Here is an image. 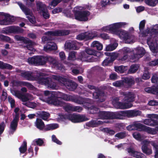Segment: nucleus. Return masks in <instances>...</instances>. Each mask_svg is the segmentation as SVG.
Masks as SVG:
<instances>
[{"instance_id": "38", "label": "nucleus", "mask_w": 158, "mask_h": 158, "mask_svg": "<svg viewBox=\"0 0 158 158\" xmlns=\"http://www.w3.org/2000/svg\"><path fill=\"white\" fill-rule=\"evenodd\" d=\"M13 68V66L10 64L5 63L2 61H0V69H7L11 70Z\"/></svg>"}, {"instance_id": "8", "label": "nucleus", "mask_w": 158, "mask_h": 158, "mask_svg": "<svg viewBox=\"0 0 158 158\" xmlns=\"http://www.w3.org/2000/svg\"><path fill=\"white\" fill-rule=\"evenodd\" d=\"M151 141L147 140H145L142 142L141 149L142 152L147 155H149L152 154V148L149 146L151 144Z\"/></svg>"}, {"instance_id": "54", "label": "nucleus", "mask_w": 158, "mask_h": 158, "mask_svg": "<svg viewBox=\"0 0 158 158\" xmlns=\"http://www.w3.org/2000/svg\"><path fill=\"white\" fill-rule=\"evenodd\" d=\"M78 123L82 122L87 121L89 120L85 115L78 114Z\"/></svg>"}, {"instance_id": "20", "label": "nucleus", "mask_w": 158, "mask_h": 158, "mask_svg": "<svg viewBox=\"0 0 158 158\" xmlns=\"http://www.w3.org/2000/svg\"><path fill=\"white\" fill-rule=\"evenodd\" d=\"M124 96L123 100L127 102H133L135 100V95L133 93L129 92H125L123 93Z\"/></svg>"}, {"instance_id": "32", "label": "nucleus", "mask_w": 158, "mask_h": 158, "mask_svg": "<svg viewBox=\"0 0 158 158\" xmlns=\"http://www.w3.org/2000/svg\"><path fill=\"white\" fill-rule=\"evenodd\" d=\"M44 48L50 50H54L57 49V47L55 43L51 41L46 44V46L44 47Z\"/></svg>"}, {"instance_id": "46", "label": "nucleus", "mask_w": 158, "mask_h": 158, "mask_svg": "<svg viewBox=\"0 0 158 158\" xmlns=\"http://www.w3.org/2000/svg\"><path fill=\"white\" fill-rule=\"evenodd\" d=\"M85 52L87 54H88L89 55L91 56H92V55L94 56H96V54L97 53V51L95 50L92 48H86L85 49Z\"/></svg>"}, {"instance_id": "64", "label": "nucleus", "mask_w": 158, "mask_h": 158, "mask_svg": "<svg viewBox=\"0 0 158 158\" xmlns=\"http://www.w3.org/2000/svg\"><path fill=\"white\" fill-rule=\"evenodd\" d=\"M11 92L13 95L18 98L22 95V94L19 91L12 89L11 90Z\"/></svg>"}, {"instance_id": "52", "label": "nucleus", "mask_w": 158, "mask_h": 158, "mask_svg": "<svg viewBox=\"0 0 158 158\" xmlns=\"http://www.w3.org/2000/svg\"><path fill=\"white\" fill-rule=\"evenodd\" d=\"M42 41L43 43L47 44L51 41H52V38L49 36H43L42 38Z\"/></svg>"}, {"instance_id": "34", "label": "nucleus", "mask_w": 158, "mask_h": 158, "mask_svg": "<svg viewBox=\"0 0 158 158\" xmlns=\"http://www.w3.org/2000/svg\"><path fill=\"white\" fill-rule=\"evenodd\" d=\"M36 6L37 10L39 11L41 14V12L47 9L46 5L41 2H37L36 4Z\"/></svg>"}, {"instance_id": "25", "label": "nucleus", "mask_w": 158, "mask_h": 158, "mask_svg": "<svg viewBox=\"0 0 158 158\" xmlns=\"http://www.w3.org/2000/svg\"><path fill=\"white\" fill-rule=\"evenodd\" d=\"M125 117L124 110L112 112V119H123Z\"/></svg>"}, {"instance_id": "62", "label": "nucleus", "mask_w": 158, "mask_h": 158, "mask_svg": "<svg viewBox=\"0 0 158 158\" xmlns=\"http://www.w3.org/2000/svg\"><path fill=\"white\" fill-rule=\"evenodd\" d=\"M8 101L10 103V106L11 108H13L15 107V101L11 97L9 96Z\"/></svg>"}, {"instance_id": "18", "label": "nucleus", "mask_w": 158, "mask_h": 158, "mask_svg": "<svg viewBox=\"0 0 158 158\" xmlns=\"http://www.w3.org/2000/svg\"><path fill=\"white\" fill-rule=\"evenodd\" d=\"M127 152L131 156L136 158H146L144 155L140 152L135 151L131 148L129 147L127 149Z\"/></svg>"}, {"instance_id": "5", "label": "nucleus", "mask_w": 158, "mask_h": 158, "mask_svg": "<svg viewBox=\"0 0 158 158\" xmlns=\"http://www.w3.org/2000/svg\"><path fill=\"white\" fill-rule=\"evenodd\" d=\"M15 39L17 41H20L22 43L25 44L26 47L28 49L31 51H32L33 49V45L34 42L29 40L27 38H25L19 35H15L14 37Z\"/></svg>"}, {"instance_id": "37", "label": "nucleus", "mask_w": 158, "mask_h": 158, "mask_svg": "<svg viewBox=\"0 0 158 158\" xmlns=\"http://www.w3.org/2000/svg\"><path fill=\"white\" fill-rule=\"evenodd\" d=\"M58 120L59 121L65 122L67 120H69L70 114H64L62 113L59 115Z\"/></svg>"}, {"instance_id": "15", "label": "nucleus", "mask_w": 158, "mask_h": 158, "mask_svg": "<svg viewBox=\"0 0 158 158\" xmlns=\"http://www.w3.org/2000/svg\"><path fill=\"white\" fill-rule=\"evenodd\" d=\"M94 37V35L92 33L85 32L79 34L77 36L76 39L79 40H88L92 39Z\"/></svg>"}, {"instance_id": "44", "label": "nucleus", "mask_w": 158, "mask_h": 158, "mask_svg": "<svg viewBox=\"0 0 158 158\" xmlns=\"http://www.w3.org/2000/svg\"><path fill=\"white\" fill-rule=\"evenodd\" d=\"M44 143V141L41 138H38L35 139L33 141L32 145L34 146L36 145L41 146Z\"/></svg>"}, {"instance_id": "29", "label": "nucleus", "mask_w": 158, "mask_h": 158, "mask_svg": "<svg viewBox=\"0 0 158 158\" xmlns=\"http://www.w3.org/2000/svg\"><path fill=\"white\" fill-rule=\"evenodd\" d=\"M65 46L66 48L70 50H77L78 48L76 42L74 41H71L69 42L66 43Z\"/></svg>"}, {"instance_id": "41", "label": "nucleus", "mask_w": 158, "mask_h": 158, "mask_svg": "<svg viewBox=\"0 0 158 158\" xmlns=\"http://www.w3.org/2000/svg\"><path fill=\"white\" fill-rule=\"evenodd\" d=\"M27 142L26 141H24L19 150L21 154L24 153L27 151Z\"/></svg>"}, {"instance_id": "59", "label": "nucleus", "mask_w": 158, "mask_h": 158, "mask_svg": "<svg viewBox=\"0 0 158 158\" xmlns=\"http://www.w3.org/2000/svg\"><path fill=\"white\" fill-rule=\"evenodd\" d=\"M1 37L2 40L5 41L7 42L12 43L13 41L8 36L2 35H1Z\"/></svg>"}, {"instance_id": "13", "label": "nucleus", "mask_w": 158, "mask_h": 158, "mask_svg": "<svg viewBox=\"0 0 158 158\" xmlns=\"http://www.w3.org/2000/svg\"><path fill=\"white\" fill-rule=\"evenodd\" d=\"M136 52L131 56L133 60L136 61L143 57L145 53V50L143 47H139L136 50Z\"/></svg>"}, {"instance_id": "45", "label": "nucleus", "mask_w": 158, "mask_h": 158, "mask_svg": "<svg viewBox=\"0 0 158 158\" xmlns=\"http://www.w3.org/2000/svg\"><path fill=\"white\" fill-rule=\"evenodd\" d=\"M47 62H48L50 65H52V67L56 64L57 61L53 57L50 56H47Z\"/></svg>"}, {"instance_id": "30", "label": "nucleus", "mask_w": 158, "mask_h": 158, "mask_svg": "<svg viewBox=\"0 0 158 158\" xmlns=\"http://www.w3.org/2000/svg\"><path fill=\"white\" fill-rule=\"evenodd\" d=\"M38 117L44 120H47L50 117L49 113L45 111H39L37 113Z\"/></svg>"}, {"instance_id": "27", "label": "nucleus", "mask_w": 158, "mask_h": 158, "mask_svg": "<svg viewBox=\"0 0 158 158\" xmlns=\"http://www.w3.org/2000/svg\"><path fill=\"white\" fill-rule=\"evenodd\" d=\"M77 85L73 81L69 80L68 81L65 86L70 91L74 90L77 88Z\"/></svg>"}, {"instance_id": "14", "label": "nucleus", "mask_w": 158, "mask_h": 158, "mask_svg": "<svg viewBox=\"0 0 158 158\" xmlns=\"http://www.w3.org/2000/svg\"><path fill=\"white\" fill-rule=\"evenodd\" d=\"M19 121V115L18 114H16L15 115L12 121L11 122L10 126V133L13 134L16 131Z\"/></svg>"}, {"instance_id": "60", "label": "nucleus", "mask_w": 158, "mask_h": 158, "mask_svg": "<svg viewBox=\"0 0 158 158\" xmlns=\"http://www.w3.org/2000/svg\"><path fill=\"white\" fill-rule=\"evenodd\" d=\"M152 83H158V75L156 74H153L151 79Z\"/></svg>"}, {"instance_id": "24", "label": "nucleus", "mask_w": 158, "mask_h": 158, "mask_svg": "<svg viewBox=\"0 0 158 158\" xmlns=\"http://www.w3.org/2000/svg\"><path fill=\"white\" fill-rule=\"evenodd\" d=\"M112 112L102 111L100 112L98 116L102 119H112Z\"/></svg>"}, {"instance_id": "26", "label": "nucleus", "mask_w": 158, "mask_h": 158, "mask_svg": "<svg viewBox=\"0 0 158 158\" xmlns=\"http://www.w3.org/2000/svg\"><path fill=\"white\" fill-rule=\"evenodd\" d=\"M19 6L22 11L26 15H30L31 16L32 13L28 7L26 6L21 2H17Z\"/></svg>"}, {"instance_id": "51", "label": "nucleus", "mask_w": 158, "mask_h": 158, "mask_svg": "<svg viewBox=\"0 0 158 158\" xmlns=\"http://www.w3.org/2000/svg\"><path fill=\"white\" fill-rule=\"evenodd\" d=\"M126 136L127 133L125 131L118 132L115 135V137L119 139H123L125 138Z\"/></svg>"}, {"instance_id": "47", "label": "nucleus", "mask_w": 158, "mask_h": 158, "mask_svg": "<svg viewBox=\"0 0 158 158\" xmlns=\"http://www.w3.org/2000/svg\"><path fill=\"white\" fill-rule=\"evenodd\" d=\"M77 52L75 51H72L70 52L69 54V56L68 57V60H74L77 59L76 58V55Z\"/></svg>"}, {"instance_id": "22", "label": "nucleus", "mask_w": 158, "mask_h": 158, "mask_svg": "<svg viewBox=\"0 0 158 158\" xmlns=\"http://www.w3.org/2000/svg\"><path fill=\"white\" fill-rule=\"evenodd\" d=\"M145 91L148 93L158 96V85H153L150 87H146Z\"/></svg>"}, {"instance_id": "42", "label": "nucleus", "mask_w": 158, "mask_h": 158, "mask_svg": "<svg viewBox=\"0 0 158 158\" xmlns=\"http://www.w3.org/2000/svg\"><path fill=\"white\" fill-rule=\"evenodd\" d=\"M63 106L64 109L66 112H69L73 111L74 106L71 104L67 103L66 104H64Z\"/></svg>"}, {"instance_id": "57", "label": "nucleus", "mask_w": 158, "mask_h": 158, "mask_svg": "<svg viewBox=\"0 0 158 158\" xmlns=\"http://www.w3.org/2000/svg\"><path fill=\"white\" fill-rule=\"evenodd\" d=\"M123 85V80L122 81H118L113 83V85L116 87L122 86Z\"/></svg>"}, {"instance_id": "31", "label": "nucleus", "mask_w": 158, "mask_h": 158, "mask_svg": "<svg viewBox=\"0 0 158 158\" xmlns=\"http://www.w3.org/2000/svg\"><path fill=\"white\" fill-rule=\"evenodd\" d=\"M104 93L103 92L98 89H96L93 94V97L94 99H100L104 96Z\"/></svg>"}, {"instance_id": "49", "label": "nucleus", "mask_w": 158, "mask_h": 158, "mask_svg": "<svg viewBox=\"0 0 158 158\" xmlns=\"http://www.w3.org/2000/svg\"><path fill=\"white\" fill-rule=\"evenodd\" d=\"M78 114H70L69 120L75 123H78Z\"/></svg>"}, {"instance_id": "12", "label": "nucleus", "mask_w": 158, "mask_h": 158, "mask_svg": "<svg viewBox=\"0 0 158 158\" xmlns=\"http://www.w3.org/2000/svg\"><path fill=\"white\" fill-rule=\"evenodd\" d=\"M51 97L49 98L48 101L49 103L54 105L62 106L64 105V102L59 100L58 97L55 94H52Z\"/></svg>"}, {"instance_id": "28", "label": "nucleus", "mask_w": 158, "mask_h": 158, "mask_svg": "<svg viewBox=\"0 0 158 158\" xmlns=\"http://www.w3.org/2000/svg\"><path fill=\"white\" fill-rule=\"evenodd\" d=\"M35 126L40 131H43L45 126V124L42 120L39 118H37L35 123Z\"/></svg>"}, {"instance_id": "35", "label": "nucleus", "mask_w": 158, "mask_h": 158, "mask_svg": "<svg viewBox=\"0 0 158 158\" xmlns=\"http://www.w3.org/2000/svg\"><path fill=\"white\" fill-rule=\"evenodd\" d=\"M139 67V66L138 64H132L128 70V73L132 74L136 73L138 70Z\"/></svg>"}, {"instance_id": "10", "label": "nucleus", "mask_w": 158, "mask_h": 158, "mask_svg": "<svg viewBox=\"0 0 158 158\" xmlns=\"http://www.w3.org/2000/svg\"><path fill=\"white\" fill-rule=\"evenodd\" d=\"M70 33L69 30H58L54 31H48L46 34L48 36H61L68 35Z\"/></svg>"}, {"instance_id": "1", "label": "nucleus", "mask_w": 158, "mask_h": 158, "mask_svg": "<svg viewBox=\"0 0 158 158\" xmlns=\"http://www.w3.org/2000/svg\"><path fill=\"white\" fill-rule=\"evenodd\" d=\"M43 73H38L30 71L23 72L21 73L20 75L29 81H37L38 83L41 85H44L52 89H55L56 86V83L51 78L44 75Z\"/></svg>"}, {"instance_id": "7", "label": "nucleus", "mask_w": 158, "mask_h": 158, "mask_svg": "<svg viewBox=\"0 0 158 158\" xmlns=\"http://www.w3.org/2000/svg\"><path fill=\"white\" fill-rule=\"evenodd\" d=\"M147 127L143 125L137 121L133 122L127 127L128 131L138 130L139 131L144 130L146 129Z\"/></svg>"}, {"instance_id": "58", "label": "nucleus", "mask_w": 158, "mask_h": 158, "mask_svg": "<svg viewBox=\"0 0 158 158\" xmlns=\"http://www.w3.org/2000/svg\"><path fill=\"white\" fill-rule=\"evenodd\" d=\"M104 131L110 135H114L115 133L114 131L111 129L110 128L106 127L104 128Z\"/></svg>"}, {"instance_id": "11", "label": "nucleus", "mask_w": 158, "mask_h": 158, "mask_svg": "<svg viewBox=\"0 0 158 158\" xmlns=\"http://www.w3.org/2000/svg\"><path fill=\"white\" fill-rule=\"evenodd\" d=\"M77 58L82 61H87L89 62H92L95 60L93 56L89 55L85 52L84 51L78 53Z\"/></svg>"}, {"instance_id": "23", "label": "nucleus", "mask_w": 158, "mask_h": 158, "mask_svg": "<svg viewBox=\"0 0 158 158\" xmlns=\"http://www.w3.org/2000/svg\"><path fill=\"white\" fill-rule=\"evenodd\" d=\"M123 84L126 83L128 87H131L135 83L134 78L132 76L124 77L123 78Z\"/></svg>"}, {"instance_id": "9", "label": "nucleus", "mask_w": 158, "mask_h": 158, "mask_svg": "<svg viewBox=\"0 0 158 158\" xmlns=\"http://www.w3.org/2000/svg\"><path fill=\"white\" fill-rule=\"evenodd\" d=\"M3 33L6 34L10 33H21L23 32V30L19 27L10 26L6 27L3 31Z\"/></svg>"}, {"instance_id": "40", "label": "nucleus", "mask_w": 158, "mask_h": 158, "mask_svg": "<svg viewBox=\"0 0 158 158\" xmlns=\"http://www.w3.org/2000/svg\"><path fill=\"white\" fill-rule=\"evenodd\" d=\"M91 45L93 48H96L98 50H101L103 48L102 44L98 41H94L92 43Z\"/></svg>"}, {"instance_id": "6", "label": "nucleus", "mask_w": 158, "mask_h": 158, "mask_svg": "<svg viewBox=\"0 0 158 158\" xmlns=\"http://www.w3.org/2000/svg\"><path fill=\"white\" fill-rule=\"evenodd\" d=\"M62 98L66 101H71L77 104H83L84 101L78 96L71 95L67 94H63L62 96Z\"/></svg>"}, {"instance_id": "36", "label": "nucleus", "mask_w": 158, "mask_h": 158, "mask_svg": "<svg viewBox=\"0 0 158 158\" xmlns=\"http://www.w3.org/2000/svg\"><path fill=\"white\" fill-rule=\"evenodd\" d=\"M54 79L58 81L65 86L66 83L68 81L69 79L64 78L59 76L55 75L54 76Z\"/></svg>"}, {"instance_id": "21", "label": "nucleus", "mask_w": 158, "mask_h": 158, "mask_svg": "<svg viewBox=\"0 0 158 158\" xmlns=\"http://www.w3.org/2000/svg\"><path fill=\"white\" fill-rule=\"evenodd\" d=\"M114 106L116 108L122 109H128L131 107L128 103H124L119 101H116L114 103Z\"/></svg>"}, {"instance_id": "55", "label": "nucleus", "mask_w": 158, "mask_h": 158, "mask_svg": "<svg viewBox=\"0 0 158 158\" xmlns=\"http://www.w3.org/2000/svg\"><path fill=\"white\" fill-rule=\"evenodd\" d=\"M115 70L116 72L120 73H123L124 72V67L123 66H115Z\"/></svg>"}, {"instance_id": "50", "label": "nucleus", "mask_w": 158, "mask_h": 158, "mask_svg": "<svg viewBox=\"0 0 158 158\" xmlns=\"http://www.w3.org/2000/svg\"><path fill=\"white\" fill-rule=\"evenodd\" d=\"M145 3L148 6L154 7L157 4L156 0H144Z\"/></svg>"}, {"instance_id": "53", "label": "nucleus", "mask_w": 158, "mask_h": 158, "mask_svg": "<svg viewBox=\"0 0 158 158\" xmlns=\"http://www.w3.org/2000/svg\"><path fill=\"white\" fill-rule=\"evenodd\" d=\"M133 137L136 140L141 141L142 140L143 138L140 134L138 132H135L133 133Z\"/></svg>"}, {"instance_id": "19", "label": "nucleus", "mask_w": 158, "mask_h": 158, "mask_svg": "<svg viewBox=\"0 0 158 158\" xmlns=\"http://www.w3.org/2000/svg\"><path fill=\"white\" fill-rule=\"evenodd\" d=\"M120 38L126 41V42L130 43L131 40V36L129 33L124 30L119 31L118 33Z\"/></svg>"}, {"instance_id": "4", "label": "nucleus", "mask_w": 158, "mask_h": 158, "mask_svg": "<svg viewBox=\"0 0 158 158\" xmlns=\"http://www.w3.org/2000/svg\"><path fill=\"white\" fill-rule=\"evenodd\" d=\"M147 43L154 54L158 53V44L157 43L156 38L151 35L147 39Z\"/></svg>"}, {"instance_id": "3", "label": "nucleus", "mask_w": 158, "mask_h": 158, "mask_svg": "<svg viewBox=\"0 0 158 158\" xmlns=\"http://www.w3.org/2000/svg\"><path fill=\"white\" fill-rule=\"evenodd\" d=\"M90 12L87 10H77L74 14L75 18L80 21L85 22L88 20V17Z\"/></svg>"}, {"instance_id": "61", "label": "nucleus", "mask_w": 158, "mask_h": 158, "mask_svg": "<svg viewBox=\"0 0 158 158\" xmlns=\"http://www.w3.org/2000/svg\"><path fill=\"white\" fill-rule=\"evenodd\" d=\"M145 23V21L144 20L140 21L139 24V29L140 31L141 32L144 29Z\"/></svg>"}, {"instance_id": "39", "label": "nucleus", "mask_w": 158, "mask_h": 158, "mask_svg": "<svg viewBox=\"0 0 158 158\" xmlns=\"http://www.w3.org/2000/svg\"><path fill=\"white\" fill-rule=\"evenodd\" d=\"M100 121H96L93 120L90 121L89 122L87 123L86 124L87 126L90 127H95L98 126L100 124Z\"/></svg>"}, {"instance_id": "33", "label": "nucleus", "mask_w": 158, "mask_h": 158, "mask_svg": "<svg viewBox=\"0 0 158 158\" xmlns=\"http://www.w3.org/2000/svg\"><path fill=\"white\" fill-rule=\"evenodd\" d=\"M59 127L57 123H52L46 125L45 126L44 131H46L49 130L56 129Z\"/></svg>"}, {"instance_id": "56", "label": "nucleus", "mask_w": 158, "mask_h": 158, "mask_svg": "<svg viewBox=\"0 0 158 158\" xmlns=\"http://www.w3.org/2000/svg\"><path fill=\"white\" fill-rule=\"evenodd\" d=\"M150 74L148 70H145L143 72V74L142 76L143 79L144 80H147L149 79L150 77Z\"/></svg>"}, {"instance_id": "63", "label": "nucleus", "mask_w": 158, "mask_h": 158, "mask_svg": "<svg viewBox=\"0 0 158 158\" xmlns=\"http://www.w3.org/2000/svg\"><path fill=\"white\" fill-rule=\"evenodd\" d=\"M125 117L132 118V110H124Z\"/></svg>"}, {"instance_id": "43", "label": "nucleus", "mask_w": 158, "mask_h": 158, "mask_svg": "<svg viewBox=\"0 0 158 158\" xmlns=\"http://www.w3.org/2000/svg\"><path fill=\"white\" fill-rule=\"evenodd\" d=\"M151 143L155 150V158H158V144L156 143L154 141H152Z\"/></svg>"}, {"instance_id": "48", "label": "nucleus", "mask_w": 158, "mask_h": 158, "mask_svg": "<svg viewBox=\"0 0 158 158\" xmlns=\"http://www.w3.org/2000/svg\"><path fill=\"white\" fill-rule=\"evenodd\" d=\"M118 46L117 44H110L107 45L105 48V50L106 51H110L114 50Z\"/></svg>"}, {"instance_id": "2", "label": "nucleus", "mask_w": 158, "mask_h": 158, "mask_svg": "<svg viewBox=\"0 0 158 158\" xmlns=\"http://www.w3.org/2000/svg\"><path fill=\"white\" fill-rule=\"evenodd\" d=\"M47 56L40 55L34 56L28 59L29 64L35 65H43L47 62Z\"/></svg>"}, {"instance_id": "16", "label": "nucleus", "mask_w": 158, "mask_h": 158, "mask_svg": "<svg viewBox=\"0 0 158 158\" xmlns=\"http://www.w3.org/2000/svg\"><path fill=\"white\" fill-rule=\"evenodd\" d=\"M4 16L5 18L2 20H0V24L2 25H7L10 24L12 22L11 17L7 14L4 12H0V17Z\"/></svg>"}, {"instance_id": "17", "label": "nucleus", "mask_w": 158, "mask_h": 158, "mask_svg": "<svg viewBox=\"0 0 158 158\" xmlns=\"http://www.w3.org/2000/svg\"><path fill=\"white\" fill-rule=\"evenodd\" d=\"M125 24V23L123 22L114 23L113 25L110 26L109 27V30L115 34H118L119 31V28Z\"/></svg>"}]
</instances>
